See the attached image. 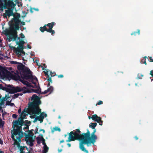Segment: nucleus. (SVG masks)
I'll use <instances>...</instances> for the list:
<instances>
[{
    "mask_svg": "<svg viewBox=\"0 0 153 153\" xmlns=\"http://www.w3.org/2000/svg\"><path fill=\"white\" fill-rule=\"evenodd\" d=\"M13 16L12 20L13 26L9 31V34L10 36L8 40L9 42L12 41H15L17 45H19L16 48L13 46L10 47V48L16 53V55L18 57H19L22 54L25 55V53L23 50L24 48L23 45L25 43L23 39L25 38V36L22 33L20 34L19 37H17V32L16 30H19V17L20 15L17 14L18 17L16 18L15 15L13 14L12 10L10 9L6 10L5 14L4 15V17H7V16Z\"/></svg>",
    "mask_w": 153,
    "mask_h": 153,
    "instance_id": "f257e3e1",
    "label": "nucleus"
},
{
    "mask_svg": "<svg viewBox=\"0 0 153 153\" xmlns=\"http://www.w3.org/2000/svg\"><path fill=\"white\" fill-rule=\"evenodd\" d=\"M31 98V100L33 101L32 102L28 104V108L27 109L26 111H22L21 114V117L22 119H25L27 115L26 112H27L31 115L30 116L31 118H35L33 121L34 122L38 120L40 123H42L44 118L47 116V114L42 112L40 114V116H37L41 112V109L39 108V105L41 104L40 98L36 94L33 95Z\"/></svg>",
    "mask_w": 153,
    "mask_h": 153,
    "instance_id": "f03ea898",
    "label": "nucleus"
},
{
    "mask_svg": "<svg viewBox=\"0 0 153 153\" xmlns=\"http://www.w3.org/2000/svg\"><path fill=\"white\" fill-rule=\"evenodd\" d=\"M22 123V122L16 121L14 122L13 123L12 127L13 129L11 131V137L14 141L13 145L15 148H21L20 143L21 142V138L24 136L23 134L21 131Z\"/></svg>",
    "mask_w": 153,
    "mask_h": 153,
    "instance_id": "7ed1b4c3",
    "label": "nucleus"
},
{
    "mask_svg": "<svg viewBox=\"0 0 153 153\" xmlns=\"http://www.w3.org/2000/svg\"><path fill=\"white\" fill-rule=\"evenodd\" d=\"M26 84L28 87H24L22 88H20L18 87H13L11 88V91L10 92L14 93L20 92L22 91H23V93H31L34 92L37 93H39L40 92V90L39 88L37 89H34L32 88H29V87H32L30 84L28 82H26L24 83Z\"/></svg>",
    "mask_w": 153,
    "mask_h": 153,
    "instance_id": "20e7f679",
    "label": "nucleus"
},
{
    "mask_svg": "<svg viewBox=\"0 0 153 153\" xmlns=\"http://www.w3.org/2000/svg\"><path fill=\"white\" fill-rule=\"evenodd\" d=\"M89 134H79L76 132L73 133V131L70 132L69 135L68 140L67 142H69L72 141H74L76 140H78L85 144V139L88 136Z\"/></svg>",
    "mask_w": 153,
    "mask_h": 153,
    "instance_id": "39448f33",
    "label": "nucleus"
},
{
    "mask_svg": "<svg viewBox=\"0 0 153 153\" xmlns=\"http://www.w3.org/2000/svg\"><path fill=\"white\" fill-rule=\"evenodd\" d=\"M96 129L94 130V131L91 134V137H89L90 132L88 131L87 133H84V134H89L88 136L85 140V144L87 145L88 146H89L91 145V144L92 143L94 144L96 142V140L97 139V136L95 134V133L96 132Z\"/></svg>",
    "mask_w": 153,
    "mask_h": 153,
    "instance_id": "423d86ee",
    "label": "nucleus"
},
{
    "mask_svg": "<svg viewBox=\"0 0 153 153\" xmlns=\"http://www.w3.org/2000/svg\"><path fill=\"white\" fill-rule=\"evenodd\" d=\"M25 134V141L27 144L30 146H32L33 145V142L35 139V137L33 136L34 135L31 131H27Z\"/></svg>",
    "mask_w": 153,
    "mask_h": 153,
    "instance_id": "0eeeda50",
    "label": "nucleus"
},
{
    "mask_svg": "<svg viewBox=\"0 0 153 153\" xmlns=\"http://www.w3.org/2000/svg\"><path fill=\"white\" fill-rule=\"evenodd\" d=\"M22 77L26 79H29V81H31L32 83L35 85L36 84L37 82V79L35 76H32V75L29 73H26L24 75L22 76Z\"/></svg>",
    "mask_w": 153,
    "mask_h": 153,
    "instance_id": "6e6552de",
    "label": "nucleus"
},
{
    "mask_svg": "<svg viewBox=\"0 0 153 153\" xmlns=\"http://www.w3.org/2000/svg\"><path fill=\"white\" fill-rule=\"evenodd\" d=\"M13 0H0L1 3L4 4L6 6L9 7H14L15 6V4L13 2Z\"/></svg>",
    "mask_w": 153,
    "mask_h": 153,
    "instance_id": "1a4fd4ad",
    "label": "nucleus"
},
{
    "mask_svg": "<svg viewBox=\"0 0 153 153\" xmlns=\"http://www.w3.org/2000/svg\"><path fill=\"white\" fill-rule=\"evenodd\" d=\"M41 139L42 141V143L44 146L43 153H46L48 152L49 148L47 146L46 143L45 142V140L42 137Z\"/></svg>",
    "mask_w": 153,
    "mask_h": 153,
    "instance_id": "9d476101",
    "label": "nucleus"
},
{
    "mask_svg": "<svg viewBox=\"0 0 153 153\" xmlns=\"http://www.w3.org/2000/svg\"><path fill=\"white\" fill-rule=\"evenodd\" d=\"M92 119L94 121L99 122V121H100L101 118L98 117L96 114H94L91 117Z\"/></svg>",
    "mask_w": 153,
    "mask_h": 153,
    "instance_id": "9b49d317",
    "label": "nucleus"
},
{
    "mask_svg": "<svg viewBox=\"0 0 153 153\" xmlns=\"http://www.w3.org/2000/svg\"><path fill=\"white\" fill-rule=\"evenodd\" d=\"M81 142L79 144V148L80 149L83 151L84 152L86 153H88V150H86L84 147V146L83 145V143L82 141H81Z\"/></svg>",
    "mask_w": 153,
    "mask_h": 153,
    "instance_id": "f8f14e48",
    "label": "nucleus"
},
{
    "mask_svg": "<svg viewBox=\"0 0 153 153\" xmlns=\"http://www.w3.org/2000/svg\"><path fill=\"white\" fill-rule=\"evenodd\" d=\"M14 147V149H19L21 151V152H20V153H25V151L24 152L23 151L24 149L25 148H26L27 149L28 151V152H26V153H30V150H28V149L26 147H22V146H20V147L21 148H20V149H18V148H15V147Z\"/></svg>",
    "mask_w": 153,
    "mask_h": 153,
    "instance_id": "ddd939ff",
    "label": "nucleus"
},
{
    "mask_svg": "<svg viewBox=\"0 0 153 153\" xmlns=\"http://www.w3.org/2000/svg\"><path fill=\"white\" fill-rule=\"evenodd\" d=\"M55 23L53 22L51 23L48 24L46 25L49 27V29H52L53 26L55 25Z\"/></svg>",
    "mask_w": 153,
    "mask_h": 153,
    "instance_id": "4468645a",
    "label": "nucleus"
},
{
    "mask_svg": "<svg viewBox=\"0 0 153 153\" xmlns=\"http://www.w3.org/2000/svg\"><path fill=\"white\" fill-rule=\"evenodd\" d=\"M97 125V123H91V125L89 126L92 129H94Z\"/></svg>",
    "mask_w": 153,
    "mask_h": 153,
    "instance_id": "2eb2a0df",
    "label": "nucleus"
},
{
    "mask_svg": "<svg viewBox=\"0 0 153 153\" xmlns=\"http://www.w3.org/2000/svg\"><path fill=\"white\" fill-rule=\"evenodd\" d=\"M52 132H54L55 131H60V129L58 127H55L53 128L52 130Z\"/></svg>",
    "mask_w": 153,
    "mask_h": 153,
    "instance_id": "dca6fc26",
    "label": "nucleus"
},
{
    "mask_svg": "<svg viewBox=\"0 0 153 153\" xmlns=\"http://www.w3.org/2000/svg\"><path fill=\"white\" fill-rule=\"evenodd\" d=\"M40 30L42 32H43L45 30L46 31V30H47L46 29V25H45L43 27H41L40 28Z\"/></svg>",
    "mask_w": 153,
    "mask_h": 153,
    "instance_id": "f3484780",
    "label": "nucleus"
},
{
    "mask_svg": "<svg viewBox=\"0 0 153 153\" xmlns=\"http://www.w3.org/2000/svg\"><path fill=\"white\" fill-rule=\"evenodd\" d=\"M45 30L48 32L51 33L52 34H53L55 33L54 31L52 30V29L46 30Z\"/></svg>",
    "mask_w": 153,
    "mask_h": 153,
    "instance_id": "a211bd4d",
    "label": "nucleus"
},
{
    "mask_svg": "<svg viewBox=\"0 0 153 153\" xmlns=\"http://www.w3.org/2000/svg\"><path fill=\"white\" fill-rule=\"evenodd\" d=\"M53 87H50L45 92V93H46L47 92H50V93H51L53 91Z\"/></svg>",
    "mask_w": 153,
    "mask_h": 153,
    "instance_id": "6ab92c4d",
    "label": "nucleus"
},
{
    "mask_svg": "<svg viewBox=\"0 0 153 153\" xmlns=\"http://www.w3.org/2000/svg\"><path fill=\"white\" fill-rule=\"evenodd\" d=\"M51 72L50 71H47L45 72V74L47 75H48L49 76L51 75Z\"/></svg>",
    "mask_w": 153,
    "mask_h": 153,
    "instance_id": "aec40b11",
    "label": "nucleus"
},
{
    "mask_svg": "<svg viewBox=\"0 0 153 153\" xmlns=\"http://www.w3.org/2000/svg\"><path fill=\"white\" fill-rule=\"evenodd\" d=\"M146 56H145V57L143 59L141 60V62L142 63H143L145 64L146 65Z\"/></svg>",
    "mask_w": 153,
    "mask_h": 153,
    "instance_id": "412c9836",
    "label": "nucleus"
},
{
    "mask_svg": "<svg viewBox=\"0 0 153 153\" xmlns=\"http://www.w3.org/2000/svg\"><path fill=\"white\" fill-rule=\"evenodd\" d=\"M11 63H13V64H19V63L17 62H16V61H12L11 62Z\"/></svg>",
    "mask_w": 153,
    "mask_h": 153,
    "instance_id": "4be33fe9",
    "label": "nucleus"
},
{
    "mask_svg": "<svg viewBox=\"0 0 153 153\" xmlns=\"http://www.w3.org/2000/svg\"><path fill=\"white\" fill-rule=\"evenodd\" d=\"M99 123L100 125L102 126V121H101V120L100 121H99V122H98Z\"/></svg>",
    "mask_w": 153,
    "mask_h": 153,
    "instance_id": "5701e85b",
    "label": "nucleus"
},
{
    "mask_svg": "<svg viewBox=\"0 0 153 153\" xmlns=\"http://www.w3.org/2000/svg\"><path fill=\"white\" fill-rule=\"evenodd\" d=\"M12 117L14 118H16L17 117V115L15 114H13L12 115Z\"/></svg>",
    "mask_w": 153,
    "mask_h": 153,
    "instance_id": "b1692460",
    "label": "nucleus"
},
{
    "mask_svg": "<svg viewBox=\"0 0 153 153\" xmlns=\"http://www.w3.org/2000/svg\"><path fill=\"white\" fill-rule=\"evenodd\" d=\"M19 94H15L14 96V97L15 98H17V97L18 96H19Z\"/></svg>",
    "mask_w": 153,
    "mask_h": 153,
    "instance_id": "393cba45",
    "label": "nucleus"
},
{
    "mask_svg": "<svg viewBox=\"0 0 153 153\" xmlns=\"http://www.w3.org/2000/svg\"><path fill=\"white\" fill-rule=\"evenodd\" d=\"M102 101H100L97 103V104L98 105H100V104H102Z\"/></svg>",
    "mask_w": 153,
    "mask_h": 153,
    "instance_id": "a878e982",
    "label": "nucleus"
},
{
    "mask_svg": "<svg viewBox=\"0 0 153 153\" xmlns=\"http://www.w3.org/2000/svg\"><path fill=\"white\" fill-rule=\"evenodd\" d=\"M74 132H76L77 134H78V133L80 132V131L79 129H76Z\"/></svg>",
    "mask_w": 153,
    "mask_h": 153,
    "instance_id": "bb28decb",
    "label": "nucleus"
},
{
    "mask_svg": "<svg viewBox=\"0 0 153 153\" xmlns=\"http://www.w3.org/2000/svg\"><path fill=\"white\" fill-rule=\"evenodd\" d=\"M32 9H34L36 11H37L39 10V9H37V8L36 9V8H33V9H31L30 10V11L32 12Z\"/></svg>",
    "mask_w": 153,
    "mask_h": 153,
    "instance_id": "cd10ccee",
    "label": "nucleus"
},
{
    "mask_svg": "<svg viewBox=\"0 0 153 153\" xmlns=\"http://www.w3.org/2000/svg\"><path fill=\"white\" fill-rule=\"evenodd\" d=\"M149 61L151 62H153V59L151 57H150L149 58Z\"/></svg>",
    "mask_w": 153,
    "mask_h": 153,
    "instance_id": "c85d7f7f",
    "label": "nucleus"
},
{
    "mask_svg": "<svg viewBox=\"0 0 153 153\" xmlns=\"http://www.w3.org/2000/svg\"><path fill=\"white\" fill-rule=\"evenodd\" d=\"M63 77V76L62 75H60L58 76L59 78H62Z\"/></svg>",
    "mask_w": 153,
    "mask_h": 153,
    "instance_id": "c756f323",
    "label": "nucleus"
},
{
    "mask_svg": "<svg viewBox=\"0 0 153 153\" xmlns=\"http://www.w3.org/2000/svg\"><path fill=\"white\" fill-rule=\"evenodd\" d=\"M48 81L49 82H51L52 81L51 78H49L48 79Z\"/></svg>",
    "mask_w": 153,
    "mask_h": 153,
    "instance_id": "7c9ffc66",
    "label": "nucleus"
},
{
    "mask_svg": "<svg viewBox=\"0 0 153 153\" xmlns=\"http://www.w3.org/2000/svg\"><path fill=\"white\" fill-rule=\"evenodd\" d=\"M150 74L152 76H153V72L152 71H150Z\"/></svg>",
    "mask_w": 153,
    "mask_h": 153,
    "instance_id": "2f4dec72",
    "label": "nucleus"
},
{
    "mask_svg": "<svg viewBox=\"0 0 153 153\" xmlns=\"http://www.w3.org/2000/svg\"><path fill=\"white\" fill-rule=\"evenodd\" d=\"M39 131H43V133H44L45 132V131L44 130V129H40V130H39Z\"/></svg>",
    "mask_w": 153,
    "mask_h": 153,
    "instance_id": "473e14b6",
    "label": "nucleus"
},
{
    "mask_svg": "<svg viewBox=\"0 0 153 153\" xmlns=\"http://www.w3.org/2000/svg\"><path fill=\"white\" fill-rule=\"evenodd\" d=\"M3 87L1 84H0V89H2Z\"/></svg>",
    "mask_w": 153,
    "mask_h": 153,
    "instance_id": "72a5a7b5",
    "label": "nucleus"
},
{
    "mask_svg": "<svg viewBox=\"0 0 153 153\" xmlns=\"http://www.w3.org/2000/svg\"><path fill=\"white\" fill-rule=\"evenodd\" d=\"M21 108L19 109L18 111V113H21Z\"/></svg>",
    "mask_w": 153,
    "mask_h": 153,
    "instance_id": "f704fd0d",
    "label": "nucleus"
},
{
    "mask_svg": "<svg viewBox=\"0 0 153 153\" xmlns=\"http://www.w3.org/2000/svg\"><path fill=\"white\" fill-rule=\"evenodd\" d=\"M67 145L69 147H70L71 146V144L70 143H68Z\"/></svg>",
    "mask_w": 153,
    "mask_h": 153,
    "instance_id": "c9c22d12",
    "label": "nucleus"
},
{
    "mask_svg": "<svg viewBox=\"0 0 153 153\" xmlns=\"http://www.w3.org/2000/svg\"><path fill=\"white\" fill-rule=\"evenodd\" d=\"M62 151V149H58V152H61Z\"/></svg>",
    "mask_w": 153,
    "mask_h": 153,
    "instance_id": "e433bc0d",
    "label": "nucleus"
},
{
    "mask_svg": "<svg viewBox=\"0 0 153 153\" xmlns=\"http://www.w3.org/2000/svg\"><path fill=\"white\" fill-rule=\"evenodd\" d=\"M27 47L30 49L31 48V47H30L28 45H27Z\"/></svg>",
    "mask_w": 153,
    "mask_h": 153,
    "instance_id": "4c0bfd02",
    "label": "nucleus"
},
{
    "mask_svg": "<svg viewBox=\"0 0 153 153\" xmlns=\"http://www.w3.org/2000/svg\"><path fill=\"white\" fill-rule=\"evenodd\" d=\"M13 105H14L13 103H10V105L11 106H13Z\"/></svg>",
    "mask_w": 153,
    "mask_h": 153,
    "instance_id": "58836bf2",
    "label": "nucleus"
},
{
    "mask_svg": "<svg viewBox=\"0 0 153 153\" xmlns=\"http://www.w3.org/2000/svg\"><path fill=\"white\" fill-rule=\"evenodd\" d=\"M135 138L136 139V140H137L138 139V137H137V136H135Z\"/></svg>",
    "mask_w": 153,
    "mask_h": 153,
    "instance_id": "ea45409f",
    "label": "nucleus"
},
{
    "mask_svg": "<svg viewBox=\"0 0 153 153\" xmlns=\"http://www.w3.org/2000/svg\"><path fill=\"white\" fill-rule=\"evenodd\" d=\"M63 142H64V140H61V141H60V142L61 143H63Z\"/></svg>",
    "mask_w": 153,
    "mask_h": 153,
    "instance_id": "a19ab883",
    "label": "nucleus"
},
{
    "mask_svg": "<svg viewBox=\"0 0 153 153\" xmlns=\"http://www.w3.org/2000/svg\"><path fill=\"white\" fill-rule=\"evenodd\" d=\"M136 33V32H134V33H132L131 34V35H133V34H135V33Z\"/></svg>",
    "mask_w": 153,
    "mask_h": 153,
    "instance_id": "79ce46f5",
    "label": "nucleus"
},
{
    "mask_svg": "<svg viewBox=\"0 0 153 153\" xmlns=\"http://www.w3.org/2000/svg\"><path fill=\"white\" fill-rule=\"evenodd\" d=\"M140 30H138V33L139 34H140Z\"/></svg>",
    "mask_w": 153,
    "mask_h": 153,
    "instance_id": "37998d69",
    "label": "nucleus"
},
{
    "mask_svg": "<svg viewBox=\"0 0 153 153\" xmlns=\"http://www.w3.org/2000/svg\"><path fill=\"white\" fill-rule=\"evenodd\" d=\"M88 118L89 119L91 118V117L90 116H89Z\"/></svg>",
    "mask_w": 153,
    "mask_h": 153,
    "instance_id": "c03bdc74",
    "label": "nucleus"
},
{
    "mask_svg": "<svg viewBox=\"0 0 153 153\" xmlns=\"http://www.w3.org/2000/svg\"><path fill=\"white\" fill-rule=\"evenodd\" d=\"M37 131H37L35 132V134H36V133H38V132Z\"/></svg>",
    "mask_w": 153,
    "mask_h": 153,
    "instance_id": "a18cd8bd",
    "label": "nucleus"
},
{
    "mask_svg": "<svg viewBox=\"0 0 153 153\" xmlns=\"http://www.w3.org/2000/svg\"><path fill=\"white\" fill-rule=\"evenodd\" d=\"M0 153H2V152L1 151H0Z\"/></svg>",
    "mask_w": 153,
    "mask_h": 153,
    "instance_id": "49530a36",
    "label": "nucleus"
},
{
    "mask_svg": "<svg viewBox=\"0 0 153 153\" xmlns=\"http://www.w3.org/2000/svg\"><path fill=\"white\" fill-rule=\"evenodd\" d=\"M60 118H61L60 117V116H59V118L60 119Z\"/></svg>",
    "mask_w": 153,
    "mask_h": 153,
    "instance_id": "de8ad7c7",
    "label": "nucleus"
},
{
    "mask_svg": "<svg viewBox=\"0 0 153 153\" xmlns=\"http://www.w3.org/2000/svg\"><path fill=\"white\" fill-rule=\"evenodd\" d=\"M1 98V96L0 95V99Z\"/></svg>",
    "mask_w": 153,
    "mask_h": 153,
    "instance_id": "09e8293b",
    "label": "nucleus"
},
{
    "mask_svg": "<svg viewBox=\"0 0 153 153\" xmlns=\"http://www.w3.org/2000/svg\"><path fill=\"white\" fill-rule=\"evenodd\" d=\"M135 85H136V86H137V84L136 83V84H135Z\"/></svg>",
    "mask_w": 153,
    "mask_h": 153,
    "instance_id": "8fccbe9b",
    "label": "nucleus"
},
{
    "mask_svg": "<svg viewBox=\"0 0 153 153\" xmlns=\"http://www.w3.org/2000/svg\"><path fill=\"white\" fill-rule=\"evenodd\" d=\"M2 116H4V114H2Z\"/></svg>",
    "mask_w": 153,
    "mask_h": 153,
    "instance_id": "3c124183",
    "label": "nucleus"
},
{
    "mask_svg": "<svg viewBox=\"0 0 153 153\" xmlns=\"http://www.w3.org/2000/svg\"><path fill=\"white\" fill-rule=\"evenodd\" d=\"M28 128V126L27 127V128Z\"/></svg>",
    "mask_w": 153,
    "mask_h": 153,
    "instance_id": "603ef678",
    "label": "nucleus"
},
{
    "mask_svg": "<svg viewBox=\"0 0 153 153\" xmlns=\"http://www.w3.org/2000/svg\"><path fill=\"white\" fill-rule=\"evenodd\" d=\"M23 59L24 60L23 57Z\"/></svg>",
    "mask_w": 153,
    "mask_h": 153,
    "instance_id": "864d4df0",
    "label": "nucleus"
}]
</instances>
